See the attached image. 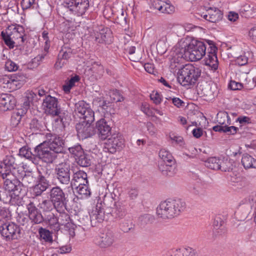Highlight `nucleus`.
Segmentation results:
<instances>
[{"label":"nucleus","instance_id":"nucleus-60","mask_svg":"<svg viewBox=\"0 0 256 256\" xmlns=\"http://www.w3.org/2000/svg\"><path fill=\"white\" fill-rule=\"evenodd\" d=\"M77 0H63L62 4L70 9V10L74 11Z\"/></svg>","mask_w":256,"mask_h":256},{"label":"nucleus","instance_id":"nucleus-40","mask_svg":"<svg viewBox=\"0 0 256 256\" xmlns=\"http://www.w3.org/2000/svg\"><path fill=\"white\" fill-rule=\"evenodd\" d=\"M77 191L80 196L81 198H86L90 195V189L88 186V184H84L82 186H76Z\"/></svg>","mask_w":256,"mask_h":256},{"label":"nucleus","instance_id":"nucleus-17","mask_svg":"<svg viewBox=\"0 0 256 256\" xmlns=\"http://www.w3.org/2000/svg\"><path fill=\"white\" fill-rule=\"evenodd\" d=\"M28 210V216L30 220L33 224H40L43 222V213L36 208L33 202L30 201L26 204Z\"/></svg>","mask_w":256,"mask_h":256},{"label":"nucleus","instance_id":"nucleus-61","mask_svg":"<svg viewBox=\"0 0 256 256\" xmlns=\"http://www.w3.org/2000/svg\"><path fill=\"white\" fill-rule=\"evenodd\" d=\"M34 2L35 0H22L20 4L22 10H25L33 8Z\"/></svg>","mask_w":256,"mask_h":256},{"label":"nucleus","instance_id":"nucleus-28","mask_svg":"<svg viewBox=\"0 0 256 256\" xmlns=\"http://www.w3.org/2000/svg\"><path fill=\"white\" fill-rule=\"evenodd\" d=\"M76 161L80 166L88 167L92 164V156L84 151L82 154L76 159Z\"/></svg>","mask_w":256,"mask_h":256},{"label":"nucleus","instance_id":"nucleus-52","mask_svg":"<svg viewBox=\"0 0 256 256\" xmlns=\"http://www.w3.org/2000/svg\"><path fill=\"white\" fill-rule=\"evenodd\" d=\"M2 38L4 44L10 48H13L14 46V42L10 38V36L12 33L8 34V33H0Z\"/></svg>","mask_w":256,"mask_h":256},{"label":"nucleus","instance_id":"nucleus-16","mask_svg":"<svg viewBox=\"0 0 256 256\" xmlns=\"http://www.w3.org/2000/svg\"><path fill=\"white\" fill-rule=\"evenodd\" d=\"M112 122L110 120H106L104 118H101L96 122V129L98 137L102 140H106L111 134Z\"/></svg>","mask_w":256,"mask_h":256},{"label":"nucleus","instance_id":"nucleus-56","mask_svg":"<svg viewBox=\"0 0 256 256\" xmlns=\"http://www.w3.org/2000/svg\"><path fill=\"white\" fill-rule=\"evenodd\" d=\"M63 226H64L65 230L68 231L70 236H74L75 229L76 228V226L72 222V220L68 222H66V224H64Z\"/></svg>","mask_w":256,"mask_h":256},{"label":"nucleus","instance_id":"nucleus-21","mask_svg":"<svg viewBox=\"0 0 256 256\" xmlns=\"http://www.w3.org/2000/svg\"><path fill=\"white\" fill-rule=\"evenodd\" d=\"M15 98L10 94H2L0 96V110L3 112L13 110L16 105Z\"/></svg>","mask_w":256,"mask_h":256},{"label":"nucleus","instance_id":"nucleus-51","mask_svg":"<svg viewBox=\"0 0 256 256\" xmlns=\"http://www.w3.org/2000/svg\"><path fill=\"white\" fill-rule=\"evenodd\" d=\"M100 106L106 112L111 114L112 110H113L114 106V102L109 100H104L100 104Z\"/></svg>","mask_w":256,"mask_h":256},{"label":"nucleus","instance_id":"nucleus-10","mask_svg":"<svg viewBox=\"0 0 256 256\" xmlns=\"http://www.w3.org/2000/svg\"><path fill=\"white\" fill-rule=\"evenodd\" d=\"M46 142L48 146L56 154L64 152L66 144L62 137L54 133H47L46 134Z\"/></svg>","mask_w":256,"mask_h":256},{"label":"nucleus","instance_id":"nucleus-14","mask_svg":"<svg viewBox=\"0 0 256 256\" xmlns=\"http://www.w3.org/2000/svg\"><path fill=\"white\" fill-rule=\"evenodd\" d=\"M205 42L208 44V52L204 59L206 65L210 66L212 70H216L218 68V60L217 58L218 48L215 43L211 40H205Z\"/></svg>","mask_w":256,"mask_h":256},{"label":"nucleus","instance_id":"nucleus-38","mask_svg":"<svg viewBox=\"0 0 256 256\" xmlns=\"http://www.w3.org/2000/svg\"><path fill=\"white\" fill-rule=\"evenodd\" d=\"M79 118L84 120L82 122L91 124L94 120V112L88 106Z\"/></svg>","mask_w":256,"mask_h":256},{"label":"nucleus","instance_id":"nucleus-13","mask_svg":"<svg viewBox=\"0 0 256 256\" xmlns=\"http://www.w3.org/2000/svg\"><path fill=\"white\" fill-rule=\"evenodd\" d=\"M58 104V102L57 98L49 94L46 96L42 104V106L45 114L52 116L59 115L61 108Z\"/></svg>","mask_w":256,"mask_h":256},{"label":"nucleus","instance_id":"nucleus-62","mask_svg":"<svg viewBox=\"0 0 256 256\" xmlns=\"http://www.w3.org/2000/svg\"><path fill=\"white\" fill-rule=\"evenodd\" d=\"M5 68L9 72H14L18 70V66L12 60H8L6 62Z\"/></svg>","mask_w":256,"mask_h":256},{"label":"nucleus","instance_id":"nucleus-42","mask_svg":"<svg viewBox=\"0 0 256 256\" xmlns=\"http://www.w3.org/2000/svg\"><path fill=\"white\" fill-rule=\"evenodd\" d=\"M220 166L219 170L222 172H230L233 170V164L230 160L224 158L221 159Z\"/></svg>","mask_w":256,"mask_h":256},{"label":"nucleus","instance_id":"nucleus-18","mask_svg":"<svg viewBox=\"0 0 256 256\" xmlns=\"http://www.w3.org/2000/svg\"><path fill=\"white\" fill-rule=\"evenodd\" d=\"M78 136L82 139H85L94 136L96 131L90 124L81 122L76 126Z\"/></svg>","mask_w":256,"mask_h":256},{"label":"nucleus","instance_id":"nucleus-45","mask_svg":"<svg viewBox=\"0 0 256 256\" xmlns=\"http://www.w3.org/2000/svg\"><path fill=\"white\" fill-rule=\"evenodd\" d=\"M88 107V104H87L84 100H80L75 104V112L78 113V116L80 117L83 112H86L87 108Z\"/></svg>","mask_w":256,"mask_h":256},{"label":"nucleus","instance_id":"nucleus-8","mask_svg":"<svg viewBox=\"0 0 256 256\" xmlns=\"http://www.w3.org/2000/svg\"><path fill=\"white\" fill-rule=\"evenodd\" d=\"M70 166L66 162H62L54 168L56 179L62 186H67L70 184Z\"/></svg>","mask_w":256,"mask_h":256},{"label":"nucleus","instance_id":"nucleus-12","mask_svg":"<svg viewBox=\"0 0 256 256\" xmlns=\"http://www.w3.org/2000/svg\"><path fill=\"white\" fill-rule=\"evenodd\" d=\"M0 232L6 240H17L20 237V226L14 222L2 224L0 226Z\"/></svg>","mask_w":256,"mask_h":256},{"label":"nucleus","instance_id":"nucleus-7","mask_svg":"<svg viewBox=\"0 0 256 256\" xmlns=\"http://www.w3.org/2000/svg\"><path fill=\"white\" fill-rule=\"evenodd\" d=\"M34 156L42 162L52 164L57 157L56 154L47 146L46 142L37 146L34 150Z\"/></svg>","mask_w":256,"mask_h":256},{"label":"nucleus","instance_id":"nucleus-29","mask_svg":"<svg viewBox=\"0 0 256 256\" xmlns=\"http://www.w3.org/2000/svg\"><path fill=\"white\" fill-rule=\"evenodd\" d=\"M242 164L246 169L256 168V160L248 154H243L242 158Z\"/></svg>","mask_w":256,"mask_h":256},{"label":"nucleus","instance_id":"nucleus-15","mask_svg":"<svg viewBox=\"0 0 256 256\" xmlns=\"http://www.w3.org/2000/svg\"><path fill=\"white\" fill-rule=\"evenodd\" d=\"M26 77L22 72L10 75V77L4 78V83L7 87L14 90L20 88L26 82Z\"/></svg>","mask_w":256,"mask_h":256},{"label":"nucleus","instance_id":"nucleus-32","mask_svg":"<svg viewBox=\"0 0 256 256\" xmlns=\"http://www.w3.org/2000/svg\"><path fill=\"white\" fill-rule=\"evenodd\" d=\"M18 155L31 160L33 163L36 164V158L34 154L30 151V148L26 146H24L19 150Z\"/></svg>","mask_w":256,"mask_h":256},{"label":"nucleus","instance_id":"nucleus-59","mask_svg":"<svg viewBox=\"0 0 256 256\" xmlns=\"http://www.w3.org/2000/svg\"><path fill=\"white\" fill-rule=\"evenodd\" d=\"M183 26L184 31L186 32H200L202 30V28L201 27L194 26L192 24H186L184 26Z\"/></svg>","mask_w":256,"mask_h":256},{"label":"nucleus","instance_id":"nucleus-22","mask_svg":"<svg viewBox=\"0 0 256 256\" xmlns=\"http://www.w3.org/2000/svg\"><path fill=\"white\" fill-rule=\"evenodd\" d=\"M126 202L124 200H118L114 202V207L110 212L111 216L116 219L120 220L124 218L127 214Z\"/></svg>","mask_w":256,"mask_h":256},{"label":"nucleus","instance_id":"nucleus-54","mask_svg":"<svg viewBox=\"0 0 256 256\" xmlns=\"http://www.w3.org/2000/svg\"><path fill=\"white\" fill-rule=\"evenodd\" d=\"M60 111L61 110H60V114L57 116L58 118L55 120L57 122L60 121L63 125H65L70 120V116L68 112L61 113Z\"/></svg>","mask_w":256,"mask_h":256},{"label":"nucleus","instance_id":"nucleus-31","mask_svg":"<svg viewBox=\"0 0 256 256\" xmlns=\"http://www.w3.org/2000/svg\"><path fill=\"white\" fill-rule=\"evenodd\" d=\"M26 114V110H17L14 112L11 116L10 124L15 128L20 123L22 118Z\"/></svg>","mask_w":256,"mask_h":256},{"label":"nucleus","instance_id":"nucleus-43","mask_svg":"<svg viewBox=\"0 0 256 256\" xmlns=\"http://www.w3.org/2000/svg\"><path fill=\"white\" fill-rule=\"evenodd\" d=\"M89 7L88 0H77L74 11H78L80 13H84Z\"/></svg>","mask_w":256,"mask_h":256},{"label":"nucleus","instance_id":"nucleus-19","mask_svg":"<svg viewBox=\"0 0 256 256\" xmlns=\"http://www.w3.org/2000/svg\"><path fill=\"white\" fill-rule=\"evenodd\" d=\"M115 238L114 233L108 231L100 234L96 240V244L100 248H106L111 246L114 242Z\"/></svg>","mask_w":256,"mask_h":256},{"label":"nucleus","instance_id":"nucleus-25","mask_svg":"<svg viewBox=\"0 0 256 256\" xmlns=\"http://www.w3.org/2000/svg\"><path fill=\"white\" fill-rule=\"evenodd\" d=\"M87 174L83 170H78L74 173L70 184L78 186L84 184H88Z\"/></svg>","mask_w":256,"mask_h":256},{"label":"nucleus","instance_id":"nucleus-1","mask_svg":"<svg viewBox=\"0 0 256 256\" xmlns=\"http://www.w3.org/2000/svg\"><path fill=\"white\" fill-rule=\"evenodd\" d=\"M186 204L182 199H167L161 202L156 208V214L162 219H171L184 211Z\"/></svg>","mask_w":256,"mask_h":256},{"label":"nucleus","instance_id":"nucleus-58","mask_svg":"<svg viewBox=\"0 0 256 256\" xmlns=\"http://www.w3.org/2000/svg\"><path fill=\"white\" fill-rule=\"evenodd\" d=\"M34 96H36L34 92H30L28 96L24 98V101L23 103V108L18 109V110H26V112L30 106V102L32 101Z\"/></svg>","mask_w":256,"mask_h":256},{"label":"nucleus","instance_id":"nucleus-37","mask_svg":"<svg viewBox=\"0 0 256 256\" xmlns=\"http://www.w3.org/2000/svg\"><path fill=\"white\" fill-rule=\"evenodd\" d=\"M216 120L219 124L224 126L230 125L231 120L226 112H220L217 114Z\"/></svg>","mask_w":256,"mask_h":256},{"label":"nucleus","instance_id":"nucleus-30","mask_svg":"<svg viewBox=\"0 0 256 256\" xmlns=\"http://www.w3.org/2000/svg\"><path fill=\"white\" fill-rule=\"evenodd\" d=\"M174 256H198L197 252L190 247L176 249L173 252Z\"/></svg>","mask_w":256,"mask_h":256},{"label":"nucleus","instance_id":"nucleus-55","mask_svg":"<svg viewBox=\"0 0 256 256\" xmlns=\"http://www.w3.org/2000/svg\"><path fill=\"white\" fill-rule=\"evenodd\" d=\"M72 54V50L71 48H62L60 51V52L58 58H59L64 59V60H68L70 58Z\"/></svg>","mask_w":256,"mask_h":256},{"label":"nucleus","instance_id":"nucleus-36","mask_svg":"<svg viewBox=\"0 0 256 256\" xmlns=\"http://www.w3.org/2000/svg\"><path fill=\"white\" fill-rule=\"evenodd\" d=\"M206 166L214 170H219L220 166L221 159L216 157H211L205 160Z\"/></svg>","mask_w":256,"mask_h":256},{"label":"nucleus","instance_id":"nucleus-35","mask_svg":"<svg viewBox=\"0 0 256 256\" xmlns=\"http://www.w3.org/2000/svg\"><path fill=\"white\" fill-rule=\"evenodd\" d=\"M38 206L43 214L52 212L55 209L54 203L50 199L43 200L39 204Z\"/></svg>","mask_w":256,"mask_h":256},{"label":"nucleus","instance_id":"nucleus-64","mask_svg":"<svg viewBox=\"0 0 256 256\" xmlns=\"http://www.w3.org/2000/svg\"><path fill=\"white\" fill-rule=\"evenodd\" d=\"M191 192L194 194L198 196L204 194V190L200 184L194 185L191 190Z\"/></svg>","mask_w":256,"mask_h":256},{"label":"nucleus","instance_id":"nucleus-9","mask_svg":"<svg viewBox=\"0 0 256 256\" xmlns=\"http://www.w3.org/2000/svg\"><path fill=\"white\" fill-rule=\"evenodd\" d=\"M0 174L2 178L4 180V188L9 192L18 194V192H22L23 187L22 182H20L17 176L11 172H4L2 171Z\"/></svg>","mask_w":256,"mask_h":256},{"label":"nucleus","instance_id":"nucleus-33","mask_svg":"<svg viewBox=\"0 0 256 256\" xmlns=\"http://www.w3.org/2000/svg\"><path fill=\"white\" fill-rule=\"evenodd\" d=\"M112 33H96L95 34V41L98 43L104 42L110 44L112 42Z\"/></svg>","mask_w":256,"mask_h":256},{"label":"nucleus","instance_id":"nucleus-53","mask_svg":"<svg viewBox=\"0 0 256 256\" xmlns=\"http://www.w3.org/2000/svg\"><path fill=\"white\" fill-rule=\"evenodd\" d=\"M12 192H9L4 188V190H0V201L4 204H8L11 200Z\"/></svg>","mask_w":256,"mask_h":256},{"label":"nucleus","instance_id":"nucleus-3","mask_svg":"<svg viewBox=\"0 0 256 256\" xmlns=\"http://www.w3.org/2000/svg\"><path fill=\"white\" fill-rule=\"evenodd\" d=\"M162 162H159L158 169L162 175L172 176L176 172V164L172 154L168 150L162 148L158 153Z\"/></svg>","mask_w":256,"mask_h":256},{"label":"nucleus","instance_id":"nucleus-27","mask_svg":"<svg viewBox=\"0 0 256 256\" xmlns=\"http://www.w3.org/2000/svg\"><path fill=\"white\" fill-rule=\"evenodd\" d=\"M65 148L68 149L71 157L74 158L75 160L78 158L84 151L82 146L78 143L76 144H66Z\"/></svg>","mask_w":256,"mask_h":256},{"label":"nucleus","instance_id":"nucleus-49","mask_svg":"<svg viewBox=\"0 0 256 256\" xmlns=\"http://www.w3.org/2000/svg\"><path fill=\"white\" fill-rule=\"evenodd\" d=\"M11 217L10 212L6 208H0V222L2 224L10 220Z\"/></svg>","mask_w":256,"mask_h":256},{"label":"nucleus","instance_id":"nucleus-50","mask_svg":"<svg viewBox=\"0 0 256 256\" xmlns=\"http://www.w3.org/2000/svg\"><path fill=\"white\" fill-rule=\"evenodd\" d=\"M58 212L60 213L59 217L58 218V224L60 227V225L63 226L64 224H66V222H68L72 220L69 214L64 212V210Z\"/></svg>","mask_w":256,"mask_h":256},{"label":"nucleus","instance_id":"nucleus-48","mask_svg":"<svg viewBox=\"0 0 256 256\" xmlns=\"http://www.w3.org/2000/svg\"><path fill=\"white\" fill-rule=\"evenodd\" d=\"M134 225L131 220H124L120 224V229L124 232H128L134 230Z\"/></svg>","mask_w":256,"mask_h":256},{"label":"nucleus","instance_id":"nucleus-23","mask_svg":"<svg viewBox=\"0 0 256 256\" xmlns=\"http://www.w3.org/2000/svg\"><path fill=\"white\" fill-rule=\"evenodd\" d=\"M2 162L4 166H0V174H2V171L4 172H11L14 169L18 168V162L13 156H6Z\"/></svg>","mask_w":256,"mask_h":256},{"label":"nucleus","instance_id":"nucleus-39","mask_svg":"<svg viewBox=\"0 0 256 256\" xmlns=\"http://www.w3.org/2000/svg\"><path fill=\"white\" fill-rule=\"evenodd\" d=\"M38 234L41 239L45 242L52 243L53 242L52 234L49 230L41 227L38 229Z\"/></svg>","mask_w":256,"mask_h":256},{"label":"nucleus","instance_id":"nucleus-34","mask_svg":"<svg viewBox=\"0 0 256 256\" xmlns=\"http://www.w3.org/2000/svg\"><path fill=\"white\" fill-rule=\"evenodd\" d=\"M208 21L212 22H216L220 20L222 17V12L218 8H210L208 10Z\"/></svg>","mask_w":256,"mask_h":256},{"label":"nucleus","instance_id":"nucleus-24","mask_svg":"<svg viewBox=\"0 0 256 256\" xmlns=\"http://www.w3.org/2000/svg\"><path fill=\"white\" fill-rule=\"evenodd\" d=\"M43 222L48 225L50 229L55 232L60 230L58 217L52 212L43 214Z\"/></svg>","mask_w":256,"mask_h":256},{"label":"nucleus","instance_id":"nucleus-2","mask_svg":"<svg viewBox=\"0 0 256 256\" xmlns=\"http://www.w3.org/2000/svg\"><path fill=\"white\" fill-rule=\"evenodd\" d=\"M178 82L184 86H194L201 74V70L191 64H186L179 70Z\"/></svg>","mask_w":256,"mask_h":256},{"label":"nucleus","instance_id":"nucleus-57","mask_svg":"<svg viewBox=\"0 0 256 256\" xmlns=\"http://www.w3.org/2000/svg\"><path fill=\"white\" fill-rule=\"evenodd\" d=\"M26 165H24L22 166H20V164H18V168L14 169L11 172L17 176V178H22L24 174H26V170H24Z\"/></svg>","mask_w":256,"mask_h":256},{"label":"nucleus","instance_id":"nucleus-47","mask_svg":"<svg viewBox=\"0 0 256 256\" xmlns=\"http://www.w3.org/2000/svg\"><path fill=\"white\" fill-rule=\"evenodd\" d=\"M22 181L28 184H34L36 181V178L32 172L30 170H26V174L22 178Z\"/></svg>","mask_w":256,"mask_h":256},{"label":"nucleus","instance_id":"nucleus-4","mask_svg":"<svg viewBox=\"0 0 256 256\" xmlns=\"http://www.w3.org/2000/svg\"><path fill=\"white\" fill-rule=\"evenodd\" d=\"M206 46L204 42L192 39L191 42L184 47V55L188 57L192 62L199 60L206 54Z\"/></svg>","mask_w":256,"mask_h":256},{"label":"nucleus","instance_id":"nucleus-41","mask_svg":"<svg viewBox=\"0 0 256 256\" xmlns=\"http://www.w3.org/2000/svg\"><path fill=\"white\" fill-rule=\"evenodd\" d=\"M30 128L33 132L42 131L44 129L42 121L36 118L32 119L30 123Z\"/></svg>","mask_w":256,"mask_h":256},{"label":"nucleus","instance_id":"nucleus-46","mask_svg":"<svg viewBox=\"0 0 256 256\" xmlns=\"http://www.w3.org/2000/svg\"><path fill=\"white\" fill-rule=\"evenodd\" d=\"M22 192H18V194L16 192L12 193V197L9 204L13 206H22L24 202L22 200V197L20 196Z\"/></svg>","mask_w":256,"mask_h":256},{"label":"nucleus","instance_id":"nucleus-20","mask_svg":"<svg viewBox=\"0 0 256 256\" xmlns=\"http://www.w3.org/2000/svg\"><path fill=\"white\" fill-rule=\"evenodd\" d=\"M152 6L154 9L158 10L162 13L172 14L175 8L168 0H152Z\"/></svg>","mask_w":256,"mask_h":256},{"label":"nucleus","instance_id":"nucleus-6","mask_svg":"<svg viewBox=\"0 0 256 256\" xmlns=\"http://www.w3.org/2000/svg\"><path fill=\"white\" fill-rule=\"evenodd\" d=\"M124 142L122 135L119 132H114L104 142V151L114 154L117 151L121 150L124 146Z\"/></svg>","mask_w":256,"mask_h":256},{"label":"nucleus","instance_id":"nucleus-26","mask_svg":"<svg viewBox=\"0 0 256 256\" xmlns=\"http://www.w3.org/2000/svg\"><path fill=\"white\" fill-rule=\"evenodd\" d=\"M105 212L98 206L96 210L90 214V220L92 226H96V223H100L105 220Z\"/></svg>","mask_w":256,"mask_h":256},{"label":"nucleus","instance_id":"nucleus-44","mask_svg":"<svg viewBox=\"0 0 256 256\" xmlns=\"http://www.w3.org/2000/svg\"><path fill=\"white\" fill-rule=\"evenodd\" d=\"M80 80V76L76 75L72 76L66 84L63 86V90L66 93L70 92L71 88L74 86L76 82H78Z\"/></svg>","mask_w":256,"mask_h":256},{"label":"nucleus","instance_id":"nucleus-5","mask_svg":"<svg viewBox=\"0 0 256 256\" xmlns=\"http://www.w3.org/2000/svg\"><path fill=\"white\" fill-rule=\"evenodd\" d=\"M50 199L54 203L57 212L64 210L67 204L66 194L60 186L52 188L49 192Z\"/></svg>","mask_w":256,"mask_h":256},{"label":"nucleus","instance_id":"nucleus-11","mask_svg":"<svg viewBox=\"0 0 256 256\" xmlns=\"http://www.w3.org/2000/svg\"><path fill=\"white\" fill-rule=\"evenodd\" d=\"M50 175L48 170L44 173L38 170L36 184L33 187V193L34 196H41L44 192L51 186V182L49 178Z\"/></svg>","mask_w":256,"mask_h":256},{"label":"nucleus","instance_id":"nucleus-63","mask_svg":"<svg viewBox=\"0 0 256 256\" xmlns=\"http://www.w3.org/2000/svg\"><path fill=\"white\" fill-rule=\"evenodd\" d=\"M170 138L174 142L180 146H182L184 144L183 138L182 136L175 134L174 133L170 134Z\"/></svg>","mask_w":256,"mask_h":256}]
</instances>
